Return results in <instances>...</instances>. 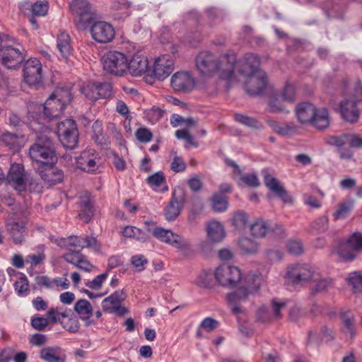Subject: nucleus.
Masks as SVG:
<instances>
[{
	"label": "nucleus",
	"mask_w": 362,
	"mask_h": 362,
	"mask_svg": "<svg viewBox=\"0 0 362 362\" xmlns=\"http://www.w3.org/2000/svg\"><path fill=\"white\" fill-rule=\"evenodd\" d=\"M264 183L269 190L275 193L284 202H292V198L276 178L267 174L264 175Z\"/></svg>",
	"instance_id": "obj_26"
},
{
	"label": "nucleus",
	"mask_w": 362,
	"mask_h": 362,
	"mask_svg": "<svg viewBox=\"0 0 362 362\" xmlns=\"http://www.w3.org/2000/svg\"><path fill=\"white\" fill-rule=\"evenodd\" d=\"M81 90V93L88 100L90 101H95L98 100L96 83H88L83 86Z\"/></svg>",
	"instance_id": "obj_49"
},
{
	"label": "nucleus",
	"mask_w": 362,
	"mask_h": 362,
	"mask_svg": "<svg viewBox=\"0 0 362 362\" xmlns=\"http://www.w3.org/2000/svg\"><path fill=\"white\" fill-rule=\"evenodd\" d=\"M353 208V203L351 202H342L339 204L337 209L333 214L335 220L344 219L351 212Z\"/></svg>",
	"instance_id": "obj_42"
},
{
	"label": "nucleus",
	"mask_w": 362,
	"mask_h": 362,
	"mask_svg": "<svg viewBox=\"0 0 362 362\" xmlns=\"http://www.w3.org/2000/svg\"><path fill=\"white\" fill-rule=\"evenodd\" d=\"M341 83L344 95L348 98L340 103L341 115L345 121L355 123L360 115L357 103L362 101V84L358 80L351 82L348 78H344Z\"/></svg>",
	"instance_id": "obj_2"
},
{
	"label": "nucleus",
	"mask_w": 362,
	"mask_h": 362,
	"mask_svg": "<svg viewBox=\"0 0 362 362\" xmlns=\"http://www.w3.org/2000/svg\"><path fill=\"white\" fill-rule=\"evenodd\" d=\"M108 276L107 272H105L100 275H98L94 279L88 282L86 286L95 290H98L102 287V284Z\"/></svg>",
	"instance_id": "obj_60"
},
{
	"label": "nucleus",
	"mask_w": 362,
	"mask_h": 362,
	"mask_svg": "<svg viewBox=\"0 0 362 362\" xmlns=\"http://www.w3.org/2000/svg\"><path fill=\"white\" fill-rule=\"evenodd\" d=\"M211 206L213 209L217 212L226 211L228 206L226 196L219 194H214L212 197Z\"/></svg>",
	"instance_id": "obj_41"
},
{
	"label": "nucleus",
	"mask_w": 362,
	"mask_h": 362,
	"mask_svg": "<svg viewBox=\"0 0 362 362\" xmlns=\"http://www.w3.org/2000/svg\"><path fill=\"white\" fill-rule=\"evenodd\" d=\"M24 60V57L18 48L12 46L0 47V62L7 69H16Z\"/></svg>",
	"instance_id": "obj_15"
},
{
	"label": "nucleus",
	"mask_w": 362,
	"mask_h": 362,
	"mask_svg": "<svg viewBox=\"0 0 362 362\" xmlns=\"http://www.w3.org/2000/svg\"><path fill=\"white\" fill-rule=\"evenodd\" d=\"M217 57L210 52L202 51L195 59L196 68L202 75L211 76L217 70Z\"/></svg>",
	"instance_id": "obj_13"
},
{
	"label": "nucleus",
	"mask_w": 362,
	"mask_h": 362,
	"mask_svg": "<svg viewBox=\"0 0 362 362\" xmlns=\"http://www.w3.org/2000/svg\"><path fill=\"white\" fill-rule=\"evenodd\" d=\"M152 234L161 242L171 245L180 250H187L189 247V243L177 234L170 230L156 227L152 230Z\"/></svg>",
	"instance_id": "obj_14"
},
{
	"label": "nucleus",
	"mask_w": 362,
	"mask_h": 362,
	"mask_svg": "<svg viewBox=\"0 0 362 362\" xmlns=\"http://www.w3.org/2000/svg\"><path fill=\"white\" fill-rule=\"evenodd\" d=\"M187 165L181 157L175 156L170 164V169L175 173L185 170Z\"/></svg>",
	"instance_id": "obj_64"
},
{
	"label": "nucleus",
	"mask_w": 362,
	"mask_h": 362,
	"mask_svg": "<svg viewBox=\"0 0 362 362\" xmlns=\"http://www.w3.org/2000/svg\"><path fill=\"white\" fill-rule=\"evenodd\" d=\"M342 329L344 333L351 338L356 335L354 318L349 315H344L342 317Z\"/></svg>",
	"instance_id": "obj_45"
},
{
	"label": "nucleus",
	"mask_w": 362,
	"mask_h": 362,
	"mask_svg": "<svg viewBox=\"0 0 362 362\" xmlns=\"http://www.w3.org/2000/svg\"><path fill=\"white\" fill-rule=\"evenodd\" d=\"M286 276L292 282L299 284L316 281L318 278V272L308 264H294L288 267Z\"/></svg>",
	"instance_id": "obj_8"
},
{
	"label": "nucleus",
	"mask_w": 362,
	"mask_h": 362,
	"mask_svg": "<svg viewBox=\"0 0 362 362\" xmlns=\"http://www.w3.org/2000/svg\"><path fill=\"white\" fill-rule=\"evenodd\" d=\"M15 291L18 296L24 297L29 293L28 280L25 275L21 276L14 284Z\"/></svg>",
	"instance_id": "obj_43"
},
{
	"label": "nucleus",
	"mask_w": 362,
	"mask_h": 362,
	"mask_svg": "<svg viewBox=\"0 0 362 362\" xmlns=\"http://www.w3.org/2000/svg\"><path fill=\"white\" fill-rule=\"evenodd\" d=\"M30 323L35 329L42 331L48 326L49 320L44 317H33Z\"/></svg>",
	"instance_id": "obj_58"
},
{
	"label": "nucleus",
	"mask_w": 362,
	"mask_h": 362,
	"mask_svg": "<svg viewBox=\"0 0 362 362\" xmlns=\"http://www.w3.org/2000/svg\"><path fill=\"white\" fill-rule=\"evenodd\" d=\"M6 228L15 244H21L24 240L25 233V223L24 222L17 223L14 221H8Z\"/></svg>",
	"instance_id": "obj_29"
},
{
	"label": "nucleus",
	"mask_w": 362,
	"mask_h": 362,
	"mask_svg": "<svg viewBox=\"0 0 362 362\" xmlns=\"http://www.w3.org/2000/svg\"><path fill=\"white\" fill-rule=\"evenodd\" d=\"M69 8L82 25L90 22L96 16L95 8L87 0H73L69 4Z\"/></svg>",
	"instance_id": "obj_9"
},
{
	"label": "nucleus",
	"mask_w": 362,
	"mask_h": 362,
	"mask_svg": "<svg viewBox=\"0 0 362 362\" xmlns=\"http://www.w3.org/2000/svg\"><path fill=\"white\" fill-rule=\"evenodd\" d=\"M234 118L238 122L250 127H257L258 124L256 119L243 114H235Z\"/></svg>",
	"instance_id": "obj_57"
},
{
	"label": "nucleus",
	"mask_w": 362,
	"mask_h": 362,
	"mask_svg": "<svg viewBox=\"0 0 362 362\" xmlns=\"http://www.w3.org/2000/svg\"><path fill=\"white\" fill-rule=\"evenodd\" d=\"M24 81L30 86H35L42 81V66L40 60L33 58L27 60L23 69Z\"/></svg>",
	"instance_id": "obj_12"
},
{
	"label": "nucleus",
	"mask_w": 362,
	"mask_h": 362,
	"mask_svg": "<svg viewBox=\"0 0 362 362\" xmlns=\"http://www.w3.org/2000/svg\"><path fill=\"white\" fill-rule=\"evenodd\" d=\"M195 85V80L188 71H178L171 78V86L177 91H189Z\"/></svg>",
	"instance_id": "obj_21"
},
{
	"label": "nucleus",
	"mask_w": 362,
	"mask_h": 362,
	"mask_svg": "<svg viewBox=\"0 0 362 362\" xmlns=\"http://www.w3.org/2000/svg\"><path fill=\"white\" fill-rule=\"evenodd\" d=\"M40 357L46 362H65L62 356L61 349L58 346H46L40 351Z\"/></svg>",
	"instance_id": "obj_33"
},
{
	"label": "nucleus",
	"mask_w": 362,
	"mask_h": 362,
	"mask_svg": "<svg viewBox=\"0 0 362 362\" xmlns=\"http://www.w3.org/2000/svg\"><path fill=\"white\" fill-rule=\"evenodd\" d=\"M104 70L115 76H122L128 69V59L124 54L117 51H109L103 58Z\"/></svg>",
	"instance_id": "obj_4"
},
{
	"label": "nucleus",
	"mask_w": 362,
	"mask_h": 362,
	"mask_svg": "<svg viewBox=\"0 0 362 362\" xmlns=\"http://www.w3.org/2000/svg\"><path fill=\"white\" fill-rule=\"evenodd\" d=\"M136 139L142 143L149 142L152 139V133L146 127H141L136 130L135 133Z\"/></svg>",
	"instance_id": "obj_62"
},
{
	"label": "nucleus",
	"mask_w": 362,
	"mask_h": 362,
	"mask_svg": "<svg viewBox=\"0 0 362 362\" xmlns=\"http://www.w3.org/2000/svg\"><path fill=\"white\" fill-rule=\"evenodd\" d=\"M206 233L208 240L211 243H219L222 241L226 232L223 225L216 221H211L206 226Z\"/></svg>",
	"instance_id": "obj_30"
},
{
	"label": "nucleus",
	"mask_w": 362,
	"mask_h": 362,
	"mask_svg": "<svg viewBox=\"0 0 362 362\" xmlns=\"http://www.w3.org/2000/svg\"><path fill=\"white\" fill-rule=\"evenodd\" d=\"M349 243L346 241L339 242L333 249L332 254L339 257V259L344 261H351L355 258V250L352 249Z\"/></svg>",
	"instance_id": "obj_34"
},
{
	"label": "nucleus",
	"mask_w": 362,
	"mask_h": 362,
	"mask_svg": "<svg viewBox=\"0 0 362 362\" xmlns=\"http://www.w3.org/2000/svg\"><path fill=\"white\" fill-rule=\"evenodd\" d=\"M74 310L79 315H91L93 308L87 300L81 299L76 303Z\"/></svg>",
	"instance_id": "obj_46"
},
{
	"label": "nucleus",
	"mask_w": 362,
	"mask_h": 362,
	"mask_svg": "<svg viewBox=\"0 0 362 362\" xmlns=\"http://www.w3.org/2000/svg\"><path fill=\"white\" fill-rule=\"evenodd\" d=\"M262 279L259 275L257 274H248L245 279V286L249 294L257 291L261 286Z\"/></svg>",
	"instance_id": "obj_39"
},
{
	"label": "nucleus",
	"mask_w": 362,
	"mask_h": 362,
	"mask_svg": "<svg viewBox=\"0 0 362 362\" xmlns=\"http://www.w3.org/2000/svg\"><path fill=\"white\" fill-rule=\"evenodd\" d=\"M245 77L247 78L245 83V89L250 95H259L265 90L272 88L268 83L266 74L262 70Z\"/></svg>",
	"instance_id": "obj_11"
},
{
	"label": "nucleus",
	"mask_w": 362,
	"mask_h": 362,
	"mask_svg": "<svg viewBox=\"0 0 362 362\" xmlns=\"http://www.w3.org/2000/svg\"><path fill=\"white\" fill-rule=\"evenodd\" d=\"M312 228L319 233L327 231L329 227V218L327 216H322L316 219L311 225Z\"/></svg>",
	"instance_id": "obj_50"
},
{
	"label": "nucleus",
	"mask_w": 362,
	"mask_h": 362,
	"mask_svg": "<svg viewBox=\"0 0 362 362\" xmlns=\"http://www.w3.org/2000/svg\"><path fill=\"white\" fill-rule=\"evenodd\" d=\"M347 283L355 291L361 290L362 286V275L358 272L350 273L346 278Z\"/></svg>",
	"instance_id": "obj_47"
},
{
	"label": "nucleus",
	"mask_w": 362,
	"mask_h": 362,
	"mask_svg": "<svg viewBox=\"0 0 362 362\" xmlns=\"http://www.w3.org/2000/svg\"><path fill=\"white\" fill-rule=\"evenodd\" d=\"M316 107L310 103H301L296 107V115L298 121L301 124H310L313 120Z\"/></svg>",
	"instance_id": "obj_27"
},
{
	"label": "nucleus",
	"mask_w": 362,
	"mask_h": 362,
	"mask_svg": "<svg viewBox=\"0 0 362 362\" xmlns=\"http://www.w3.org/2000/svg\"><path fill=\"white\" fill-rule=\"evenodd\" d=\"M98 99L109 98L112 94V86L109 83H96Z\"/></svg>",
	"instance_id": "obj_54"
},
{
	"label": "nucleus",
	"mask_w": 362,
	"mask_h": 362,
	"mask_svg": "<svg viewBox=\"0 0 362 362\" xmlns=\"http://www.w3.org/2000/svg\"><path fill=\"white\" fill-rule=\"evenodd\" d=\"M43 131L44 129L36 132L39 134L36 143L30 146L29 154L33 161L47 164L52 161L55 155V148L50 136L43 134Z\"/></svg>",
	"instance_id": "obj_3"
},
{
	"label": "nucleus",
	"mask_w": 362,
	"mask_h": 362,
	"mask_svg": "<svg viewBox=\"0 0 362 362\" xmlns=\"http://www.w3.org/2000/svg\"><path fill=\"white\" fill-rule=\"evenodd\" d=\"M237 57L235 53L228 52L217 57V73L224 80L232 81L235 78V66Z\"/></svg>",
	"instance_id": "obj_10"
},
{
	"label": "nucleus",
	"mask_w": 362,
	"mask_h": 362,
	"mask_svg": "<svg viewBox=\"0 0 362 362\" xmlns=\"http://www.w3.org/2000/svg\"><path fill=\"white\" fill-rule=\"evenodd\" d=\"M71 100V93L68 89L56 88L43 106L38 107L39 110H43V114L36 118L33 115L29 116L33 118L30 122V128L35 132L47 129L46 123L62 115Z\"/></svg>",
	"instance_id": "obj_1"
},
{
	"label": "nucleus",
	"mask_w": 362,
	"mask_h": 362,
	"mask_svg": "<svg viewBox=\"0 0 362 362\" xmlns=\"http://www.w3.org/2000/svg\"><path fill=\"white\" fill-rule=\"evenodd\" d=\"M57 133L60 142L65 148L73 149L77 146L78 131L73 119H66L59 123Z\"/></svg>",
	"instance_id": "obj_6"
},
{
	"label": "nucleus",
	"mask_w": 362,
	"mask_h": 362,
	"mask_svg": "<svg viewBox=\"0 0 362 362\" xmlns=\"http://www.w3.org/2000/svg\"><path fill=\"white\" fill-rule=\"evenodd\" d=\"M233 226L238 228L241 229L244 228L248 222V216L244 211H238L234 214L232 219Z\"/></svg>",
	"instance_id": "obj_51"
},
{
	"label": "nucleus",
	"mask_w": 362,
	"mask_h": 362,
	"mask_svg": "<svg viewBox=\"0 0 362 362\" xmlns=\"http://www.w3.org/2000/svg\"><path fill=\"white\" fill-rule=\"evenodd\" d=\"M121 233L124 238H133L139 242H146L148 239V235L146 232L132 226L124 227Z\"/></svg>",
	"instance_id": "obj_36"
},
{
	"label": "nucleus",
	"mask_w": 362,
	"mask_h": 362,
	"mask_svg": "<svg viewBox=\"0 0 362 362\" xmlns=\"http://www.w3.org/2000/svg\"><path fill=\"white\" fill-rule=\"evenodd\" d=\"M214 276L219 284L228 288L236 287L243 279L242 272L238 267L225 264L216 269Z\"/></svg>",
	"instance_id": "obj_5"
},
{
	"label": "nucleus",
	"mask_w": 362,
	"mask_h": 362,
	"mask_svg": "<svg viewBox=\"0 0 362 362\" xmlns=\"http://www.w3.org/2000/svg\"><path fill=\"white\" fill-rule=\"evenodd\" d=\"M239 247L243 253L245 255H253L259 250L258 243L248 238H242L239 240Z\"/></svg>",
	"instance_id": "obj_38"
},
{
	"label": "nucleus",
	"mask_w": 362,
	"mask_h": 362,
	"mask_svg": "<svg viewBox=\"0 0 362 362\" xmlns=\"http://www.w3.org/2000/svg\"><path fill=\"white\" fill-rule=\"evenodd\" d=\"M272 311L269 312L265 307H261L258 310L259 318L262 321H267L271 319H279L281 317V311L286 308L284 300L274 298L271 302Z\"/></svg>",
	"instance_id": "obj_22"
},
{
	"label": "nucleus",
	"mask_w": 362,
	"mask_h": 362,
	"mask_svg": "<svg viewBox=\"0 0 362 362\" xmlns=\"http://www.w3.org/2000/svg\"><path fill=\"white\" fill-rule=\"evenodd\" d=\"M70 252L65 253L63 255L64 259L74 265L75 267L79 263L81 258H82L83 255L78 251L69 250Z\"/></svg>",
	"instance_id": "obj_61"
},
{
	"label": "nucleus",
	"mask_w": 362,
	"mask_h": 362,
	"mask_svg": "<svg viewBox=\"0 0 362 362\" xmlns=\"http://www.w3.org/2000/svg\"><path fill=\"white\" fill-rule=\"evenodd\" d=\"M268 226L262 219H258L250 226L252 235L256 238H263L268 232Z\"/></svg>",
	"instance_id": "obj_40"
},
{
	"label": "nucleus",
	"mask_w": 362,
	"mask_h": 362,
	"mask_svg": "<svg viewBox=\"0 0 362 362\" xmlns=\"http://www.w3.org/2000/svg\"><path fill=\"white\" fill-rule=\"evenodd\" d=\"M346 241L349 243V245L355 251L362 250V233H354Z\"/></svg>",
	"instance_id": "obj_55"
},
{
	"label": "nucleus",
	"mask_w": 362,
	"mask_h": 362,
	"mask_svg": "<svg viewBox=\"0 0 362 362\" xmlns=\"http://www.w3.org/2000/svg\"><path fill=\"white\" fill-rule=\"evenodd\" d=\"M48 11V3L47 1H37L32 6V13L34 16H44Z\"/></svg>",
	"instance_id": "obj_56"
},
{
	"label": "nucleus",
	"mask_w": 362,
	"mask_h": 362,
	"mask_svg": "<svg viewBox=\"0 0 362 362\" xmlns=\"http://www.w3.org/2000/svg\"><path fill=\"white\" fill-rule=\"evenodd\" d=\"M127 71L133 76H139L148 71V61L146 57L142 54H134L128 60Z\"/></svg>",
	"instance_id": "obj_24"
},
{
	"label": "nucleus",
	"mask_w": 362,
	"mask_h": 362,
	"mask_svg": "<svg viewBox=\"0 0 362 362\" xmlns=\"http://www.w3.org/2000/svg\"><path fill=\"white\" fill-rule=\"evenodd\" d=\"M93 130V139L98 144L103 145L105 144V136L103 133V124L101 122L97 120L95 121L92 126Z\"/></svg>",
	"instance_id": "obj_44"
},
{
	"label": "nucleus",
	"mask_w": 362,
	"mask_h": 362,
	"mask_svg": "<svg viewBox=\"0 0 362 362\" xmlns=\"http://www.w3.org/2000/svg\"><path fill=\"white\" fill-rule=\"evenodd\" d=\"M92 38L99 43H107L115 37L112 25L105 21H96L90 29Z\"/></svg>",
	"instance_id": "obj_16"
},
{
	"label": "nucleus",
	"mask_w": 362,
	"mask_h": 362,
	"mask_svg": "<svg viewBox=\"0 0 362 362\" xmlns=\"http://www.w3.org/2000/svg\"><path fill=\"white\" fill-rule=\"evenodd\" d=\"M185 201L183 191L181 189H175L173 193L170 204L165 210V216L167 221H173L179 216Z\"/></svg>",
	"instance_id": "obj_20"
},
{
	"label": "nucleus",
	"mask_w": 362,
	"mask_h": 362,
	"mask_svg": "<svg viewBox=\"0 0 362 362\" xmlns=\"http://www.w3.org/2000/svg\"><path fill=\"white\" fill-rule=\"evenodd\" d=\"M146 181L151 187H160L165 182V175L163 172H157L149 176Z\"/></svg>",
	"instance_id": "obj_59"
},
{
	"label": "nucleus",
	"mask_w": 362,
	"mask_h": 362,
	"mask_svg": "<svg viewBox=\"0 0 362 362\" xmlns=\"http://www.w3.org/2000/svg\"><path fill=\"white\" fill-rule=\"evenodd\" d=\"M126 298V294L122 290H119L105 298L102 302V308L104 311L113 313L118 312L121 308L120 304Z\"/></svg>",
	"instance_id": "obj_25"
},
{
	"label": "nucleus",
	"mask_w": 362,
	"mask_h": 362,
	"mask_svg": "<svg viewBox=\"0 0 362 362\" xmlns=\"http://www.w3.org/2000/svg\"><path fill=\"white\" fill-rule=\"evenodd\" d=\"M174 60L168 54L158 57L153 64L152 73L156 78L163 80L173 71Z\"/></svg>",
	"instance_id": "obj_19"
},
{
	"label": "nucleus",
	"mask_w": 362,
	"mask_h": 362,
	"mask_svg": "<svg viewBox=\"0 0 362 362\" xmlns=\"http://www.w3.org/2000/svg\"><path fill=\"white\" fill-rule=\"evenodd\" d=\"M115 9L120 11L118 13L115 14V17L117 18H124L129 16V5L124 0H122L121 2H117L114 6Z\"/></svg>",
	"instance_id": "obj_63"
},
{
	"label": "nucleus",
	"mask_w": 362,
	"mask_h": 362,
	"mask_svg": "<svg viewBox=\"0 0 362 362\" xmlns=\"http://www.w3.org/2000/svg\"><path fill=\"white\" fill-rule=\"evenodd\" d=\"M76 165L84 172L94 173L100 171L101 158L95 150L86 149L76 158Z\"/></svg>",
	"instance_id": "obj_7"
},
{
	"label": "nucleus",
	"mask_w": 362,
	"mask_h": 362,
	"mask_svg": "<svg viewBox=\"0 0 362 362\" xmlns=\"http://www.w3.org/2000/svg\"><path fill=\"white\" fill-rule=\"evenodd\" d=\"M57 47L60 55L67 59L71 54L73 48L69 35L64 30H60L57 36Z\"/></svg>",
	"instance_id": "obj_31"
},
{
	"label": "nucleus",
	"mask_w": 362,
	"mask_h": 362,
	"mask_svg": "<svg viewBox=\"0 0 362 362\" xmlns=\"http://www.w3.org/2000/svg\"><path fill=\"white\" fill-rule=\"evenodd\" d=\"M64 245L69 250L80 252L83 248H91L98 250L100 245L94 237L90 236H69L64 240Z\"/></svg>",
	"instance_id": "obj_18"
},
{
	"label": "nucleus",
	"mask_w": 362,
	"mask_h": 362,
	"mask_svg": "<svg viewBox=\"0 0 362 362\" xmlns=\"http://www.w3.org/2000/svg\"><path fill=\"white\" fill-rule=\"evenodd\" d=\"M240 72L245 76L255 74L261 70L259 69L260 59L257 55L252 53L245 54L240 61Z\"/></svg>",
	"instance_id": "obj_23"
},
{
	"label": "nucleus",
	"mask_w": 362,
	"mask_h": 362,
	"mask_svg": "<svg viewBox=\"0 0 362 362\" xmlns=\"http://www.w3.org/2000/svg\"><path fill=\"white\" fill-rule=\"evenodd\" d=\"M163 115V111L160 108L155 106L146 111V117L152 124L157 122Z\"/></svg>",
	"instance_id": "obj_52"
},
{
	"label": "nucleus",
	"mask_w": 362,
	"mask_h": 362,
	"mask_svg": "<svg viewBox=\"0 0 362 362\" xmlns=\"http://www.w3.org/2000/svg\"><path fill=\"white\" fill-rule=\"evenodd\" d=\"M314 286V290L316 292H323L331 288L334 285L333 280L330 278H321L318 273V278L316 281Z\"/></svg>",
	"instance_id": "obj_48"
},
{
	"label": "nucleus",
	"mask_w": 362,
	"mask_h": 362,
	"mask_svg": "<svg viewBox=\"0 0 362 362\" xmlns=\"http://www.w3.org/2000/svg\"><path fill=\"white\" fill-rule=\"evenodd\" d=\"M78 205L79 218L86 223L89 222L93 216V209L89 194L86 193L81 197Z\"/></svg>",
	"instance_id": "obj_32"
},
{
	"label": "nucleus",
	"mask_w": 362,
	"mask_h": 362,
	"mask_svg": "<svg viewBox=\"0 0 362 362\" xmlns=\"http://www.w3.org/2000/svg\"><path fill=\"white\" fill-rule=\"evenodd\" d=\"M248 295L249 292L243 287H240L237 291L228 294V302L232 307V310L235 314L242 311L239 305L247 300Z\"/></svg>",
	"instance_id": "obj_28"
},
{
	"label": "nucleus",
	"mask_w": 362,
	"mask_h": 362,
	"mask_svg": "<svg viewBox=\"0 0 362 362\" xmlns=\"http://www.w3.org/2000/svg\"><path fill=\"white\" fill-rule=\"evenodd\" d=\"M330 122L329 115L326 108L317 109L311 124L319 129H324L329 127Z\"/></svg>",
	"instance_id": "obj_35"
},
{
	"label": "nucleus",
	"mask_w": 362,
	"mask_h": 362,
	"mask_svg": "<svg viewBox=\"0 0 362 362\" xmlns=\"http://www.w3.org/2000/svg\"><path fill=\"white\" fill-rule=\"evenodd\" d=\"M6 181L16 190L18 192L24 191L26 187L28 177L23 165L20 163L12 164L6 176Z\"/></svg>",
	"instance_id": "obj_17"
},
{
	"label": "nucleus",
	"mask_w": 362,
	"mask_h": 362,
	"mask_svg": "<svg viewBox=\"0 0 362 362\" xmlns=\"http://www.w3.org/2000/svg\"><path fill=\"white\" fill-rule=\"evenodd\" d=\"M269 126L274 132L282 136L293 135L298 131V127L293 124L281 125L275 121H271Z\"/></svg>",
	"instance_id": "obj_37"
},
{
	"label": "nucleus",
	"mask_w": 362,
	"mask_h": 362,
	"mask_svg": "<svg viewBox=\"0 0 362 362\" xmlns=\"http://www.w3.org/2000/svg\"><path fill=\"white\" fill-rule=\"evenodd\" d=\"M282 99L288 103H293L296 98V88L293 85L287 83L281 93Z\"/></svg>",
	"instance_id": "obj_53"
}]
</instances>
